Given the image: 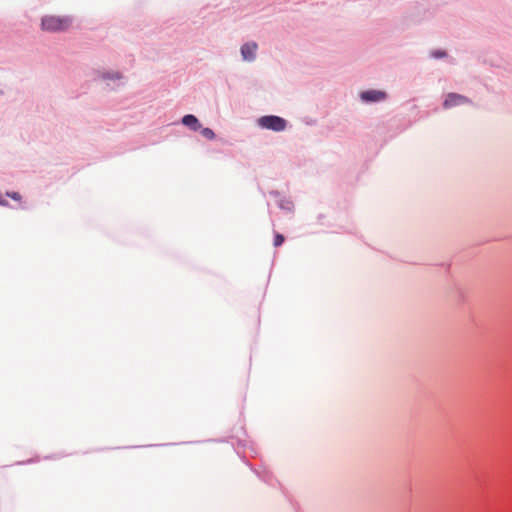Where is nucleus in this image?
Wrapping results in <instances>:
<instances>
[{
    "label": "nucleus",
    "instance_id": "nucleus-1",
    "mask_svg": "<svg viewBox=\"0 0 512 512\" xmlns=\"http://www.w3.org/2000/svg\"><path fill=\"white\" fill-rule=\"evenodd\" d=\"M71 25L68 17L46 16L42 19V29L49 32L66 30Z\"/></svg>",
    "mask_w": 512,
    "mask_h": 512
},
{
    "label": "nucleus",
    "instance_id": "nucleus-2",
    "mask_svg": "<svg viewBox=\"0 0 512 512\" xmlns=\"http://www.w3.org/2000/svg\"><path fill=\"white\" fill-rule=\"evenodd\" d=\"M258 124L266 129L274 131L284 130L286 127V121L278 116H264L258 120Z\"/></svg>",
    "mask_w": 512,
    "mask_h": 512
},
{
    "label": "nucleus",
    "instance_id": "nucleus-3",
    "mask_svg": "<svg viewBox=\"0 0 512 512\" xmlns=\"http://www.w3.org/2000/svg\"><path fill=\"white\" fill-rule=\"evenodd\" d=\"M386 94L383 91L369 90L361 93V98L364 101L376 102L385 99Z\"/></svg>",
    "mask_w": 512,
    "mask_h": 512
},
{
    "label": "nucleus",
    "instance_id": "nucleus-4",
    "mask_svg": "<svg viewBox=\"0 0 512 512\" xmlns=\"http://www.w3.org/2000/svg\"><path fill=\"white\" fill-rule=\"evenodd\" d=\"M467 102V99L461 95L458 94H449L445 101H444V107L450 108L456 105H461Z\"/></svg>",
    "mask_w": 512,
    "mask_h": 512
},
{
    "label": "nucleus",
    "instance_id": "nucleus-5",
    "mask_svg": "<svg viewBox=\"0 0 512 512\" xmlns=\"http://www.w3.org/2000/svg\"><path fill=\"white\" fill-rule=\"evenodd\" d=\"M257 50L256 43H246L241 48V54L245 60H252Z\"/></svg>",
    "mask_w": 512,
    "mask_h": 512
},
{
    "label": "nucleus",
    "instance_id": "nucleus-6",
    "mask_svg": "<svg viewBox=\"0 0 512 512\" xmlns=\"http://www.w3.org/2000/svg\"><path fill=\"white\" fill-rule=\"evenodd\" d=\"M182 123L194 131L201 128L198 119L191 114L185 115L182 119Z\"/></svg>",
    "mask_w": 512,
    "mask_h": 512
},
{
    "label": "nucleus",
    "instance_id": "nucleus-7",
    "mask_svg": "<svg viewBox=\"0 0 512 512\" xmlns=\"http://www.w3.org/2000/svg\"><path fill=\"white\" fill-rule=\"evenodd\" d=\"M201 134L207 139H213L215 137L214 132L210 128H203L201 130Z\"/></svg>",
    "mask_w": 512,
    "mask_h": 512
},
{
    "label": "nucleus",
    "instance_id": "nucleus-8",
    "mask_svg": "<svg viewBox=\"0 0 512 512\" xmlns=\"http://www.w3.org/2000/svg\"><path fill=\"white\" fill-rule=\"evenodd\" d=\"M283 242H284V237H283V235H281V234H276V235H275V239H274V245H275L276 247H278V246L282 245V243H283Z\"/></svg>",
    "mask_w": 512,
    "mask_h": 512
},
{
    "label": "nucleus",
    "instance_id": "nucleus-9",
    "mask_svg": "<svg viewBox=\"0 0 512 512\" xmlns=\"http://www.w3.org/2000/svg\"><path fill=\"white\" fill-rule=\"evenodd\" d=\"M443 55H444V52H441V51H435L432 53V56L436 57V58L442 57Z\"/></svg>",
    "mask_w": 512,
    "mask_h": 512
},
{
    "label": "nucleus",
    "instance_id": "nucleus-10",
    "mask_svg": "<svg viewBox=\"0 0 512 512\" xmlns=\"http://www.w3.org/2000/svg\"><path fill=\"white\" fill-rule=\"evenodd\" d=\"M12 198L14 199H18V194L17 193H13L12 195H10Z\"/></svg>",
    "mask_w": 512,
    "mask_h": 512
},
{
    "label": "nucleus",
    "instance_id": "nucleus-11",
    "mask_svg": "<svg viewBox=\"0 0 512 512\" xmlns=\"http://www.w3.org/2000/svg\"><path fill=\"white\" fill-rule=\"evenodd\" d=\"M0 204H3V200H2V197L0 196Z\"/></svg>",
    "mask_w": 512,
    "mask_h": 512
}]
</instances>
